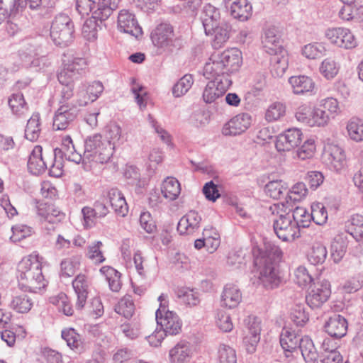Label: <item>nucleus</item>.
Returning <instances> with one entry per match:
<instances>
[{
    "label": "nucleus",
    "instance_id": "nucleus-1",
    "mask_svg": "<svg viewBox=\"0 0 363 363\" xmlns=\"http://www.w3.org/2000/svg\"><path fill=\"white\" fill-rule=\"evenodd\" d=\"M281 257L282 252L278 246L265 242L264 247L259 250V254L255 257L254 263L257 267L258 279L267 289H276L284 281L279 269Z\"/></svg>",
    "mask_w": 363,
    "mask_h": 363
},
{
    "label": "nucleus",
    "instance_id": "nucleus-2",
    "mask_svg": "<svg viewBox=\"0 0 363 363\" xmlns=\"http://www.w3.org/2000/svg\"><path fill=\"white\" fill-rule=\"evenodd\" d=\"M150 38L159 54L171 55L184 45L182 36H177L173 26L169 22H161L152 30Z\"/></svg>",
    "mask_w": 363,
    "mask_h": 363
},
{
    "label": "nucleus",
    "instance_id": "nucleus-3",
    "mask_svg": "<svg viewBox=\"0 0 363 363\" xmlns=\"http://www.w3.org/2000/svg\"><path fill=\"white\" fill-rule=\"evenodd\" d=\"M17 279L20 289L35 292L45 286L41 264L36 259H23L18 265Z\"/></svg>",
    "mask_w": 363,
    "mask_h": 363
},
{
    "label": "nucleus",
    "instance_id": "nucleus-4",
    "mask_svg": "<svg viewBox=\"0 0 363 363\" xmlns=\"http://www.w3.org/2000/svg\"><path fill=\"white\" fill-rule=\"evenodd\" d=\"M114 146L103 139L100 134L89 136L84 140V159L96 163L105 164L113 156Z\"/></svg>",
    "mask_w": 363,
    "mask_h": 363
},
{
    "label": "nucleus",
    "instance_id": "nucleus-5",
    "mask_svg": "<svg viewBox=\"0 0 363 363\" xmlns=\"http://www.w3.org/2000/svg\"><path fill=\"white\" fill-rule=\"evenodd\" d=\"M74 26L71 18L65 13H59L52 21L50 36L59 47L69 46L74 40Z\"/></svg>",
    "mask_w": 363,
    "mask_h": 363
},
{
    "label": "nucleus",
    "instance_id": "nucleus-6",
    "mask_svg": "<svg viewBox=\"0 0 363 363\" xmlns=\"http://www.w3.org/2000/svg\"><path fill=\"white\" fill-rule=\"evenodd\" d=\"M166 297L162 294L158 298L160 304L155 313L156 321L165 335H176L182 330V322L176 313L169 310Z\"/></svg>",
    "mask_w": 363,
    "mask_h": 363
},
{
    "label": "nucleus",
    "instance_id": "nucleus-7",
    "mask_svg": "<svg viewBox=\"0 0 363 363\" xmlns=\"http://www.w3.org/2000/svg\"><path fill=\"white\" fill-rule=\"evenodd\" d=\"M19 57L24 67L39 69H43L48 61L41 45L34 40L25 43L19 50Z\"/></svg>",
    "mask_w": 363,
    "mask_h": 363
},
{
    "label": "nucleus",
    "instance_id": "nucleus-8",
    "mask_svg": "<svg viewBox=\"0 0 363 363\" xmlns=\"http://www.w3.org/2000/svg\"><path fill=\"white\" fill-rule=\"evenodd\" d=\"M273 228L277 236L283 241H294L300 236V229L290 213L280 214L274 218Z\"/></svg>",
    "mask_w": 363,
    "mask_h": 363
},
{
    "label": "nucleus",
    "instance_id": "nucleus-9",
    "mask_svg": "<svg viewBox=\"0 0 363 363\" xmlns=\"http://www.w3.org/2000/svg\"><path fill=\"white\" fill-rule=\"evenodd\" d=\"M79 112V108L77 104L59 106L53 116V129L55 130H68L73 125Z\"/></svg>",
    "mask_w": 363,
    "mask_h": 363
},
{
    "label": "nucleus",
    "instance_id": "nucleus-10",
    "mask_svg": "<svg viewBox=\"0 0 363 363\" xmlns=\"http://www.w3.org/2000/svg\"><path fill=\"white\" fill-rule=\"evenodd\" d=\"M330 295V285L328 281L313 283L306 296V302L313 309L319 308L329 299Z\"/></svg>",
    "mask_w": 363,
    "mask_h": 363
},
{
    "label": "nucleus",
    "instance_id": "nucleus-11",
    "mask_svg": "<svg viewBox=\"0 0 363 363\" xmlns=\"http://www.w3.org/2000/svg\"><path fill=\"white\" fill-rule=\"evenodd\" d=\"M203 76L206 79H231L225 63L223 59L222 52H214L203 67Z\"/></svg>",
    "mask_w": 363,
    "mask_h": 363
},
{
    "label": "nucleus",
    "instance_id": "nucleus-12",
    "mask_svg": "<svg viewBox=\"0 0 363 363\" xmlns=\"http://www.w3.org/2000/svg\"><path fill=\"white\" fill-rule=\"evenodd\" d=\"M246 327L243 343L248 353L252 354L256 351L260 340L261 321L255 315H249L244 320Z\"/></svg>",
    "mask_w": 363,
    "mask_h": 363
},
{
    "label": "nucleus",
    "instance_id": "nucleus-13",
    "mask_svg": "<svg viewBox=\"0 0 363 363\" xmlns=\"http://www.w3.org/2000/svg\"><path fill=\"white\" fill-rule=\"evenodd\" d=\"M326 38L331 43L345 49H352L357 45V40L348 28H331L325 31Z\"/></svg>",
    "mask_w": 363,
    "mask_h": 363
},
{
    "label": "nucleus",
    "instance_id": "nucleus-14",
    "mask_svg": "<svg viewBox=\"0 0 363 363\" xmlns=\"http://www.w3.org/2000/svg\"><path fill=\"white\" fill-rule=\"evenodd\" d=\"M232 84L231 79H220V78L213 79L206 84L203 92V99L206 104L216 102V100L222 97L227 89Z\"/></svg>",
    "mask_w": 363,
    "mask_h": 363
},
{
    "label": "nucleus",
    "instance_id": "nucleus-15",
    "mask_svg": "<svg viewBox=\"0 0 363 363\" xmlns=\"http://www.w3.org/2000/svg\"><path fill=\"white\" fill-rule=\"evenodd\" d=\"M302 135L301 130L298 128H289L279 134L275 142L277 151H290L298 147L301 143Z\"/></svg>",
    "mask_w": 363,
    "mask_h": 363
},
{
    "label": "nucleus",
    "instance_id": "nucleus-16",
    "mask_svg": "<svg viewBox=\"0 0 363 363\" xmlns=\"http://www.w3.org/2000/svg\"><path fill=\"white\" fill-rule=\"evenodd\" d=\"M251 122L252 117L250 113H239L224 125L222 133L225 135L230 136L240 135L249 128Z\"/></svg>",
    "mask_w": 363,
    "mask_h": 363
},
{
    "label": "nucleus",
    "instance_id": "nucleus-17",
    "mask_svg": "<svg viewBox=\"0 0 363 363\" xmlns=\"http://www.w3.org/2000/svg\"><path fill=\"white\" fill-rule=\"evenodd\" d=\"M347 327L348 323L346 318L337 313L331 315L324 325L325 332L335 339L344 337L347 333Z\"/></svg>",
    "mask_w": 363,
    "mask_h": 363
},
{
    "label": "nucleus",
    "instance_id": "nucleus-18",
    "mask_svg": "<svg viewBox=\"0 0 363 363\" xmlns=\"http://www.w3.org/2000/svg\"><path fill=\"white\" fill-rule=\"evenodd\" d=\"M118 26L121 31L133 36L138 37L142 34V28L139 26L135 16L128 10H121L118 16Z\"/></svg>",
    "mask_w": 363,
    "mask_h": 363
},
{
    "label": "nucleus",
    "instance_id": "nucleus-19",
    "mask_svg": "<svg viewBox=\"0 0 363 363\" xmlns=\"http://www.w3.org/2000/svg\"><path fill=\"white\" fill-rule=\"evenodd\" d=\"M48 169V160L45 158V151L43 147L36 145L32 150L28 161V169L33 175H39Z\"/></svg>",
    "mask_w": 363,
    "mask_h": 363
},
{
    "label": "nucleus",
    "instance_id": "nucleus-20",
    "mask_svg": "<svg viewBox=\"0 0 363 363\" xmlns=\"http://www.w3.org/2000/svg\"><path fill=\"white\" fill-rule=\"evenodd\" d=\"M86 65L83 58H76L71 63L65 65L57 74V79L62 85L73 84L74 78L79 74V71Z\"/></svg>",
    "mask_w": 363,
    "mask_h": 363
},
{
    "label": "nucleus",
    "instance_id": "nucleus-21",
    "mask_svg": "<svg viewBox=\"0 0 363 363\" xmlns=\"http://www.w3.org/2000/svg\"><path fill=\"white\" fill-rule=\"evenodd\" d=\"M45 158L48 160L49 175L60 177L63 174V154L60 148L45 150Z\"/></svg>",
    "mask_w": 363,
    "mask_h": 363
},
{
    "label": "nucleus",
    "instance_id": "nucleus-22",
    "mask_svg": "<svg viewBox=\"0 0 363 363\" xmlns=\"http://www.w3.org/2000/svg\"><path fill=\"white\" fill-rule=\"evenodd\" d=\"M192 357L191 345L186 340L179 341L169 352L170 363H189Z\"/></svg>",
    "mask_w": 363,
    "mask_h": 363
},
{
    "label": "nucleus",
    "instance_id": "nucleus-23",
    "mask_svg": "<svg viewBox=\"0 0 363 363\" xmlns=\"http://www.w3.org/2000/svg\"><path fill=\"white\" fill-rule=\"evenodd\" d=\"M72 286L77 296L75 308L78 311H82L87 299L89 289L87 277L84 274H78L72 281Z\"/></svg>",
    "mask_w": 363,
    "mask_h": 363
},
{
    "label": "nucleus",
    "instance_id": "nucleus-24",
    "mask_svg": "<svg viewBox=\"0 0 363 363\" xmlns=\"http://www.w3.org/2000/svg\"><path fill=\"white\" fill-rule=\"evenodd\" d=\"M262 43L266 52L271 55H277L281 52L282 46L279 36L277 34L274 28H269L264 30Z\"/></svg>",
    "mask_w": 363,
    "mask_h": 363
},
{
    "label": "nucleus",
    "instance_id": "nucleus-25",
    "mask_svg": "<svg viewBox=\"0 0 363 363\" xmlns=\"http://www.w3.org/2000/svg\"><path fill=\"white\" fill-rule=\"evenodd\" d=\"M220 13L218 9L211 4H206L203 6L201 15V20L207 35L212 33L214 26L219 23Z\"/></svg>",
    "mask_w": 363,
    "mask_h": 363
},
{
    "label": "nucleus",
    "instance_id": "nucleus-26",
    "mask_svg": "<svg viewBox=\"0 0 363 363\" xmlns=\"http://www.w3.org/2000/svg\"><path fill=\"white\" fill-rule=\"evenodd\" d=\"M293 92L295 94H304L312 92L315 88L313 79L305 75L293 76L289 79Z\"/></svg>",
    "mask_w": 363,
    "mask_h": 363
},
{
    "label": "nucleus",
    "instance_id": "nucleus-27",
    "mask_svg": "<svg viewBox=\"0 0 363 363\" xmlns=\"http://www.w3.org/2000/svg\"><path fill=\"white\" fill-rule=\"evenodd\" d=\"M111 206L116 213L124 217L128 212V207L122 192L118 189H111L108 193Z\"/></svg>",
    "mask_w": 363,
    "mask_h": 363
},
{
    "label": "nucleus",
    "instance_id": "nucleus-28",
    "mask_svg": "<svg viewBox=\"0 0 363 363\" xmlns=\"http://www.w3.org/2000/svg\"><path fill=\"white\" fill-rule=\"evenodd\" d=\"M242 300V294L238 286L227 284L221 296L222 306L233 308L238 306Z\"/></svg>",
    "mask_w": 363,
    "mask_h": 363
},
{
    "label": "nucleus",
    "instance_id": "nucleus-29",
    "mask_svg": "<svg viewBox=\"0 0 363 363\" xmlns=\"http://www.w3.org/2000/svg\"><path fill=\"white\" fill-rule=\"evenodd\" d=\"M252 7L247 0H237L230 7V15L235 19L245 21L252 15Z\"/></svg>",
    "mask_w": 363,
    "mask_h": 363
},
{
    "label": "nucleus",
    "instance_id": "nucleus-30",
    "mask_svg": "<svg viewBox=\"0 0 363 363\" xmlns=\"http://www.w3.org/2000/svg\"><path fill=\"white\" fill-rule=\"evenodd\" d=\"M301 338L294 331L283 328L280 335V345L286 352L291 353L299 348Z\"/></svg>",
    "mask_w": 363,
    "mask_h": 363
},
{
    "label": "nucleus",
    "instance_id": "nucleus-31",
    "mask_svg": "<svg viewBox=\"0 0 363 363\" xmlns=\"http://www.w3.org/2000/svg\"><path fill=\"white\" fill-rule=\"evenodd\" d=\"M328 148V160L336 172L340 171L346 164L345 151L337 145H330Z\"/></svg>",
    "mask_w": 363,
    "mask_h": 363
},
{
    "label": "nucleus",
    "instance_id": "nucleus-32",
    "mask_svg": "<svg viewBox=\"0 0 363 363\" xmlns=\"http://www.w3.org/2000/svg\"><path fill=\"white\" fill-rule=\"evenodd\" d=\"M222 55L229 74L237 72L242 65L241 52L237 48H232L222 52Z\"/></svg>",
    "mask_w": 363,
    "mask_h": 363
},
{
    "label": "nucleus",
    "instance_id": "nucleus-33",
    "mask_svg": "<svg viewBox=\"0 0 363 363\" xmlns=\"http://www.w3.org/2000/svg\"><path fill=\"white\" fill-rule=\"evenodd\" d=\"M121 0H99L97 9L94 11V18L101 22L106 21L118 8Z\"/></svg>",
    "mask_w": 363,
    "mask_h": 363
},
{
    "label": "nucleus",
    "instance_id": "nucleus-34",
    "mask_svg": "<svg viewBox=\"0 0 363 363\" xmlns=\"http://www.w3.org/2000/svg\"><path fill=\"white\" fill-rule=\"evenodd\" d=\"M348 240L344 235H337L330 245V256L335 263L340 262L345 255Z\"/></svg>",
    "mask_w": 363,
    "mask_h": 363
},
{
    "label": "nucleus",
    "instance_id": "nucleus-35",
    "mask_svg": "<svg viewBox=\"0 0 363 363\" xmlns=\"http://www.w3.org/2000/svg\"><path fill=\"white\" fill-rule=\"evenodd\" d=\"M306 363H318L319 354L311 339L302 337L299 342V348Z\"/></svg>",
    "mask_w": 363,
    "mask_h": 363
},
{
    "label": "nucleus",
    "instance_id": "nucleus-36",
    "mask_svg": "<svg viewBox=\"0 0 363 363\" xmlns=\"http://www.w3.org/2000/svg\"><path fill=\"white\" fill-rule=\"evenodd\" d=\"M345 230L356 240L363 238V216L355 214L345 224Z\"/></svg>",
    "mask_w": 363,
    "mask_h": 363
},
{
    "label": "nucleus",
    "instance_id": "nucleus-37",
    "mask_svg": "<svg viewBox=\"0 0 363 363\" xmlns=\"http://www.w3.org/2000/svg\"><path fill=\"white\" fill-rule=\"evenodd\" d=\"M230 26L227 23H218L214 26L211 35H214L212 45L215 49H218L227 42L230 37Z\"/></svg>",
    "mask_w": 363,
    "mask_h": 363
},
{
    "label": "nucleus",
    "instance_id": "nucleus-38",
    "mask_svg": "<svg viewBox=\"0 0 363 363\" xmlns=\"http://www.w3.org/2000/svg\"><path fill=\"white\" fill-rule=\"evenodd\" d=\"M181 192L179 181L174 177H167L162 184V193L163 196L170 201L175 200Z\"/></svg>",
    "mask_w": 363,
    "mask_h": 363
},
{
    "label": "nucleus",
    "instance_id": "nucleus-39",
    "mask_svg": "<svg viewBox=\"0 0 363 363\" xmlns=\"http://www.w3.org/2000/svg\"><path fill=\"white\" fill-rule=\"evenodd\" d=\"M100 272L105 275L108 282L110 289L114 292L119 291L122 285L121 281V273L109 266L102 267Z\"/></svg>",
    "mask_w": 363,
    "mask_h": 363
},
{
    "label": "nucleus",
    "instance_id": "nucleus-40",
    "mask_svg": "<svg viewBox=\"0 0 363 363\" xmlns=\"http://www.w3.org/2000/svg\"><path fill=\"white\" fill-rule=\"evenodd\" d=\"M38 215L49 223H55L60 222L65 218V215L52 206L43 207L40 205L38 208Z\"/></svg>",
    "mask_w": 363,
    "mask_h": 363
},
{
    "label": "nucleus",
    "instance_id": "nucleus-41",
    "mask_svg": "<svg viewBox=\"0 0 363 363\" xmlns=\"http://www.w3.org/2000/svg\"><path fill=\"white\" fill-rule=\"evenodd\" d=\"M9 306L17 313H26L31 309L33 302L28 295L21 294L13 297Z\"/></svg>",
    "mask_w": 363,
    "mask_h": 363
},
{
    "label": "nucleus",
    "instance_id": "nucleus-42",
    "mask_svg": "<svg viewBox=\"0 0 363 363\" xmlns=\"http://www.w3.org/2000/svg\"><path fill=\"white\" fill-rule=\"evenodd\" d=\"M308 194V189L303 182H298L294 184L291 189L286 192L285 198L286 203L289 205L295 203L296 202L301 201Z\"/></svg>",
    "mask_w": 363,
    "mask_h": 363
},
{
    "label": "nucleus",
    "instance_id": "nucleus-43",
    "mask_svg": "<svg viewBox=\"0 0 363 363\" xmlns=\"http://www.w3.org/2000/svg\"><path fill=\"white\" fill-rule=\"evenodd\" d=\"M287 190L288 186L282 180L269 182L264 186L267 195L274 199H281L284 194L287 192Z\"/></svg>",
    "mask_w": 363,
    "mask_h": 363
},
{
    "label": "nucleus",
    "instance_id": "nucleus-44",
    "mask_svg": "<svg viewBox=\"0 0 363 363\" xmlns=\"http://www.w3.org/2000/svg\"><path fill=\"white\" fill-rule=\"evenodd\" d=\"M62 337L65 340L72 350L79 352L82 349V340L81 335L72 328H67L62 330Z\"/></svg>",
    "mask_w": 363,
    "mask_h": 363
},
{
    "label": "nucleus",
    "instance_id": "nucleus-45",
    "mask_svg": "<svg viewBox=\"0 0 363 363\" xmlns=\"http://www.w3.org/2000/svg\"><path fill=\"white\" fill-rule=\"evenodd\" d=\"M40 115L33 114L28 121L25 129V138L30 141H35L40 133Z\"/></svg>",
    "mask_w": 363,
    "mask_h": 363
},
{
    "label": "nucleus",
    "instance_id": "nucleus-46",
    "mask_svg": "<svg viewBox=\"0 0 363 363\" xmlns=\"http://www.w3.org/2000/svg\"><path fill=\"white\" fill-rule=\"evenodd\" d=\"M340 65L333 57L325 58L319 67L320 73L327 79H333L338 73Z\"/></svg>",
    "mask_w": 363,
    "mask_h": 363
},
{
    "label": "nucleus",
    "instance_id": "nucleus-47",
    "mask_svg": "<svg viewBox=\"0 0 363 363\" xmlns=\"http://www.w3.org/2000/svg\"><path fill=\"white\" fill-rule=\"evenodd\" d=\"M328 255V251L323 245L316 243L313 245L307 257L309 262L313 265L323 264Z\"/></svg>",
    "mask_w": 363,
    "mask_h": 363
},
{
    "label": "nucleus",
    "instance_id": "nucleus-48",
    "mask_svg": "<svg viewBox=\"0 0 363 363\" xmlns=\"http://www.w3.org/2000/svg\"><path fill=\"white\" fill-rule=\"evenodd\" d=\"M8 104L12 113L17 116L23 114L28 109V106L24 99V96L23 94L20 92L13 94L9 97Z\"/></svg>",
    "mask_w": 363,
    "mask_h": 363
},
{
    "label": "nucleus",
    "instance_id": "nucleus-49",
    "mask_svg": "<svg viewBox=\"0 0 363 363\" xmlns=\"http://www.w3.org/2000/svg\"><path fill=\"white\" fill-rule=\"evenodd\" d=\"M350 138L356 142L363 140V120L358 118H352L347 125Z\"/></svg>",
    "mask_w": 363,
    "mask_h": 363
},
{
    "label": "nucleus",
    "instance_id": "nucleus-50",
    "mask_svg": "<svg viewBox=\"0 0 363 363\" xmlns=\"http://www.w3.org/2000/svg\"><path fill=\"white\" fill-rule=\"evenodd\" d=\"M115 311L127 319L131 318L135 311V305L130 296L121 298L115 306Z\"/></svg>",
    "mask_w": 363,
    "mask_h": 363
},
{
    "label": "nucleus",
    "instance_id": "nucleus-51",
    "mask_svg": "<svg viewBox=\"0 0 363 363\" xmlns=\"http://www.w3.org/2000/svg\"><path fill=\"white\" fill-rule=\"evenodd\" d=\"M194 83L191 74L183 76L172 87V94L175 97H180L186 94Z\"/></svg>",
    "mask_w": 363,
    "mask_h": 363
},
{
    "label": "nucleus",
    "instance_id": "nucleus-52",
    "mask_svg": "<svg viewBox=\"0 0 363 363\" xmlns=\"http://www.w3.org/2000/svg\"><path fill=\"white\" fill-rule=\"evenodd\" d=\"M325 48L319 43H313L306 45L302 48V55L308 59L314 60L324 55Z\"/></svg>",
    "mask_w": 363,
    "mask_h": 363
},
{
    "label": "nucleus",
    "instance_id": "nucleus-53",
    "mask_svg": "<svg viewBox=\"0 0 363 363\" xmlns=\"http://www.w3.org/2000/svg\"><path fill=\"white\" fill-rule=\"evenodd\" d=\"M311 220L317 225H323L328 219V212L321 203H313L311 206Z\"/></svg>",
    "mask_w": 363,
    "mask_h": 363
},
{
    "label": "nucleus",
    "instance_id": "nucleus-54",
    "mask_svg": "<svg viewBox=\"0 0 363 363\" xmlns=\"http://www.w3.org/2000/svg\"><path fill=\"white\" fill-rule=\"evenodd\" d=\"M329 120V113L325 112L318 105L312 110L310 126H324Z\"/></svg>",
    "mask_w": 363,
    "mask_h": 363
},
{
    "label": "nucleus",
    "instance_id": "nucleus-55",
    "mask_svg": "<svg viewBox=\"0 0 363 363\" xmlns=\"http://www.w3.org/2000/svg\"><path fill=\"white\" fill-rule=\"evenodd\" d=\"M12 235L10 239L13 242H20L33 233V228L23 224H17L12 227Z\"/></svg>",
    "mask_w": 363,
    "mask_h": 363
},
{
    "label": "nucleus",
    "instance_id": "nucleus-56",
    "mask_svg": "<svg viewBox=\"0 0 363 363\" xmlns=\"http://www.w3.org/2000/svg\"><path fill=\"white\" fill-rule=\"evenodd\" d=\"M103 244L101 241H94L87 247L86 256L94 261L96 264H100L105 261L101 247Z\"/></svg>",
    "mask_w": 363,
    "mask_h": 363
},
{
    "label": "nucleus",
    "instance_id": "nucleus-57",
    "mask_svg": "<svg viewBox=\"0 0 363 363\" xmlns=\"http://www.w3.org/2000/svg\"><path fill=\"white\" fill-rule=\"evenodd\" d=\"M219 363H237L235 350L226 345H220L218 349Z\"/></svg>",
    "mask_w": 363,
    "mask_h": 363
},
{
    "label": "nucleus",
    "instance_id": "nucleus-58",
    "mask_svg": "<svg viewBox=\"0 0 363 363\" xmlns=\"http://www.w3.org/2000/svg\"><path fill=\"white\" fill-rule=\"evenodd\" d=\"M306 208L303 207H296L293 213L291 214V216L293 217V219L298 224V228L300 227H307L308 226V223L311 221V216Z\"/></svg>",
    "mask_w": 363,
    "mask_h": 363
},
{
    "label": "nucleus",
    "instance_id": "nucleus-59",
    "mask_svg": "<svg viewBox=\"0 0 363 363\" xmlns=\"http://www.w3.org/2000/svg\"><path fill=\"white\" fill-rule=\"evenodd\" d=\"M285 113V106L280 102H275L269 106L265 113V118L269 122L279 119Z\"/></svg>",
    "mask_w": 363,
    "mask_h": 363
},
{
    "label": "nucleus",
    "instance_id": "nucleus-60",
    "mask_svg": "<svg viewBox=\"0 0 363 363\" xmlns=\"http://www.w3.org/2000/svg\"><path fill=\"white\" fill-rule=\"evenodd\" d=\"M61 90V99L59 101V105L62 104H77L78 105V107L85 106L87 102L85 101L84 103L81 102L79 100H77L76 101H69V100L72 98L74 93V85L73 84H68V85H63Z\"/></svg>",
    "mask_w": 363,
    "mask_h": 363
},
{
    "label": "nucleus",
    "instance_id": "nucleus-61",
    "mask_svg": "<svg viewBox=\"0 0 363 363\" xmlns=\"http://www.w3.org/2000/svg\"><path fill=\"white\" fill-rule=\"evenodd\" d=\"M294 275L295 281L301 287H305L313 281V279L305 267L299 266L295 270Z\"/></svg>",
    "mask_w": 363,
    "mask_h": 363
},
{
    "label": "nucleus",
    "instance_id": "nucleus-62",
    "mask_svg": "<svg viewBox=\"0 0 363 363\" xmlns=\"http://www.w3.org/2000/svg\"><path fill=\"white\" fill-rule=\"evenodd\" d=\"M315 150V141L313 139H308L297 150V156L301 160H306L313 156Z\"/></svg>",
    "mask_w": 363,
    "mask_h": 363
},
{
    "label": "nucleus",
    "instance_id": "nucleus-63",
    "mask_svg": "<svg viewBox=\"0 0 363 363\" xmlns=\"http://www.w3.org/2000/svg\"><path fill=\"white\" fill-rule=\"evenodd\" d=\"M140 225L141 228L147 233H153L156 231L157 226L150 213L142 212L140 216Z\"/></svg>",
    "mask_w": 363,
    "mask_h": 363
},
{
    "label": "nucleus",
    "instance_id": "nucleus-64",
    "mask_svg": "<svg viewBox=\"0 0 363 363\" xmlns=\"http://www.w3.org/2000/svg\"><path fill=\"white\" fill-rule=\"evenodd\" d=\"M305 180L311 189L315 190L323 184L324 177L320 172L311 171L306 174Z\"/></svg>",
    "mask_w": 363,
    "mask_h": 363
}]
</instances>
